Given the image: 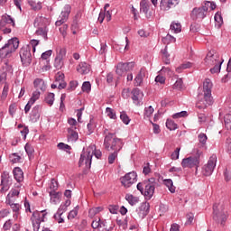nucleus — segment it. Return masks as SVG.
Listing matches in <instances>:
<instances>
[{
	"instance_id": "obj_1",
	"label": "nucleus",
	"mask_w": 231,
	"mask_h": 231,
	"mask_svg": "<svg viewBox=\"0 0 231 231\" xmlns=\"http://www.w3.org/2000/svg\"><path fill=\"white\" fill-rule=\"evenodd\" d=\"M204 95L199 96V101L196 105L198 109H206L208 106H212L214 101L212 99V81L206 79L203 83Z\"/></svg>"
},
{
	"instance_id": "obj_2",
	"label": "nucleus",
	"mask_w": 231,
	"mask_h": 231,
	"mask_svg": "<svg viewBox=\"0 0 231 231\" xmlns=\"http://www.w3.org/2000/svg\"><path fill=\"white\" fill-rule=\"evenodd\" d=\"M104 147L106 151H114V152H120L124 147V141L116 137L115 134L108 133L105 136Z\"/></svg>"
},
{
	"instance_id": "obj_3",
	"label": "nucleus",
	"mask_w": 231,
	"mask_h": 231,
	"mask_svg": "<svg viewBox=\"0 0 231 231\" xmlns=\"http://www.w3.org/2000/svg\"><path fill=\"white\" fill-rule=\"evenodd\" d=\"M156 179L151 178L147 180H143V182H139L137 184V190H140L141 194L144 196L145 199H152V196H154V190L156 189Z\"/></svg>"
},
{
	"instance_id": "obj_4",
	"label": "nucleus",
	"mask_w": 231,
	"mask_h": 231,
	"mask_svg": "<svg viewBox=\"0 0 231 231\" xmlns=\"http://www.w3.org/2000/svg\"><path fill=\"white\" fill-rule=\"evenodd\" d=\"M193 154H194L193 156H189L182 160L181 166L184 169H187V168L192 169L193 167H196V170L198 171V167H199L201 156H203V151L199 150V148H194Z\"/></svg>"
},
{
	"instance_id": "obj_5",
	"label": "nucleus",
	"mask_w": 231,
	"mask_h": 231,
	"mask_svg": "<svg viewBox=\"0 0 231 231\" xmlns=\"http://www.w3.org/2000/svg\"><path fill=\"white\" fill-rule=\"evenodd\" d=\"M19 48V39L13 38L0 49V59H10L12 53Z\"/></svg>"
},
{
	"instance_id": "obj_6",
	"label": "nucleus",
	"mask_w": 231,
	"mask_h": 231,
	"mask_svg": "<svg viewBox=\"0 0 231 231\" xmlns=\"http://www.w3.org/2000/svg\"><path fill=\"white\" fill-rule=\"evenodd\" d=\"M93 151H95V144L89 145L86 150L82 152L79 162V167H82V165H86L87 169H91Z\"/></svg>"
},
{
	"instance_id": "obj_7",
	"label": "nucleus",
	"mask_w": 231,
	"mask_h": 231,
	"mask_svg": "<svg viewBox=\"0 0 231 231\" xmlns=\"http://www.w3.org/2000/svg\"><path fill=\"white\" fill-rule=\"evenodd\" d=\"M217 163V155L212 154L208 162L202 167L203 176H212V172L216 169V164Z\"/></svg>"
},
{
	"instance_id": "obj_8",
	"label": "nucleus",
	"mask_w": 231,
	"mask_h": 231,
	"mask_svg": "<svg viewBox=\"0 0 231 231\" xmlns=\"http://www.w3.org/2000/svg\"><path fill=\"white\" fill-rule=\"evenodd\" d=\"M20 58L23 66H30L32 64V47L25 45L20 50Z\"/></svg>"
},
{
	"instance_id": "obj_9",
	"label": "nucleus",
	"mask_w": 231,
	"mask_h": 231,
	"mask_svg": "<svg viewBox=\"0 0 231 231\" xmlns=\"http://www.w3.org/2000/svg\"><path fill=\"white\" fill-rule=\"evenodd\" d=\"M207 12H208V3H205L202 7H196L191 12V18L194 21H203L207 17Z\"/></svg>"
},
{
	"instance_id": "obj_10",
	"label": "nucleus",
	"mask_w": 231,
	"mask_h": 231,
	"mask_svg": "<svg viewBox=\"0 0 231 231\" xmlns=\"http://www.w3.org/2000/svg\"><path fill=\"white\" fill-rule=\"evenodd\" d=\"M204 62L206 66H214L215 64H223L224 60L216 51H210L208 52Z\"/></svg>"
},
{
	"instance_id": "obj_11",
	"label": "nucleus",
	"mask_w": 231,
	"mask_h": 231,
	"mask_svg": "<svg viewBox=\"0 0 231 231\" xmlns=\"http://www.w3.org/2000/svg\"><path fill=\"white\" fill-rule=\"evenodd\" d=\"M44 217H46V214L44 213V211H34L32 213L31 221L32 223L34 231H39V228H41V223L44 221Z\"/></svg>"
},
{
	"instance_id": "obj_12",
	"label": "nucleus",
	"mask_w": 231,
	"mask_h": 231,
	"mask_svg": "<svg viewBox=\"0 0 231 231\" xmlns=\"http://www.w3.org/2000/svg\"><path fill=\"white\" fill-rule=\"evenodd\" d=\"M136 172L131 171L126 173L124 177H121L120 180L122 185L125 187V189H129L131 185H134V183H136L137 179Z\"/></svg>"
},
{
	"instance_id": "obj_13",
	"label": "nucleus",
	"mask_w": 231,
	"mask_h": 231,
	"mask_svg": "<svg viewBox=\"0 0 231 231\" xmlns=\"http://www.w3.org/2000/svg\"><path fill=\"white\" fill-rule=\"evenodd\" d=\"M134 69V62H120L116 66V75H119V77H122L124 73H127V71H133Z\"/></svg>"
},
{
	"instance_id": "obj_14",
	"label": "nucleus",
	"mask_w": 231,
	"mask_h": 231,
	"mask_svg": "<svg viewBox=\"0 0 231 231\" xmlns=\"http://www.w3.org/2000/svg\"><path fill=\"white\" fill-rule=\"evenodd\" d=\"M69 14H71V5H66L59 16L58 21H56L55 25L62 26V24L68 21Z\"/></svg>"
},
{
	"instance_id": "obj_15",
	"label": "nucleus",
	"mask_w": 231,
	"mask_h": 231,
	"mask_svg": "<svg viewBox=\"0 0 231 231\" xmlns=\"http://www.w3.org/2000/svg\"><path fill=\"white\" fill-rule=\"evenodd\" d=\"M39 98H41V92L39 90L32 92V96L31 97V98L29 99L28 103L24 107L25 114L30 113V110L32 109V106H33L35 102L39 100Z\"/></svg>"
},
{
	"instance_id": "obj_16",
	"label": "nucleus",
	"mask_w": 231,
	"mask_h": 231,
	"mask_svg": "<svg viewBox=\"0 0 231 231\" xmlns=\"http://www.w3.org/2000/svg\"><path fill=\"white\" fill-rule=\"evenodd\" d=\"M140 10L143 14H145L146 17H151L152 15V11H151V6L152 5L151 4V0H142L140 3Z\"/></svg>"
},
{
	"instance_id": "obj_17",
	"label": "nucleus",
	"mask_w": 231,
	"mask_h": 231,
	"mask_svg": "<svg viewBox=\"0 0 231 231\" xmlns=\"http://www.w3.org/2000/svg\"><path fill=\"white\" fill-rule=\"evenodd\" d=\"M213 219H215V221L221 223V225L225 224V221H226V216L225 215V213H219L217 211V204L213 205Z\"/></svg>"
},
{
	"instance_id": "obj_18",
	"label": "nucleus",
	"mask_w": 231,
	"mask_h": 231,
	"mask_svg": "<svg viewBox=\"0 0 231 231\" xmlns=\"http://www.w3.org/2000/svg\"><path fill=\"white\" fill-rule=\"evenodd\" d=\"M180 4V0H162L160 4L161 10H171L173 6Z\"/></svg>"
},
{
	"instance_id": "obj_19",
	"label": "nucleus",
	"mask_w": 231,
	"mask_h": 231,
	"mask_svg": "<svg viewBox=\"0 0 231 231\" xmlns=\"http://www.w3.org/2000/svg\"><path fill=\"white\" fill-rule=\"evenodd\" d=\"M151 208V205L149 202H143L137 209V214L141 219H143L149 214V210Z\"/></svg>"
},
{
	"instance_id": "obj_20",
	"label": "nucleus",
	"mask_w": 231,
	"mask_h": 231,
	"mask_svg": "<svg viewBox=\"0 0 231 231\" xmlns=\"http://www.w3.org/2000/svg\"><path fill=\"white\" fill-rule=\"evenodd\" d=\"M15 26V22L11 15H3L0 20V29L6 28L8 26Z\"/></svg>"
},
{
	"instance_id": "obj_21",
	"label": "nucleus",
	"mask_w": 231,
	"mask_h": 231,
	"mask_svg": "<svg viewBox=\"0 0 231 231\" xmlns=\"http://www.w3.org/2000/svg\"><path fill=\"white\" fill-rule=\"evenodd\" d=\"M132 99L135 106H140V104H142V100H143V92L140 91L138 88L133 89Z\"/></svg>"
},
{
	"instance_id": "obj_22",
	"label": "nucleus",
	"mask_w": 231,
	"mask_h": 231,
	"mask_svg": "<svg viewBox=\"0 0 231 231\" xmlns=\"http://www.w3.org/2000/svg\"><path fill=\"white\" fill-rule=\"evenodd\" d=\"M55 82L58 83V89H64L68 84L64 81V73L58 72L55 76Z\"/></svg>"
},
{
	"instance_id": "obj_23",
	"label": "nucleus",
	"mask_w": 231,
	"mask_h": 231,
	"mask_svg": "<svg viewBox=\"0 0 231 231\" xmlns=\"http://www.w3.org/2000/svg\"><path fill=\"white\" fill-rule=\"evenodd\" d=\"M68 210V208L66 206H63L62 204L58 208L57 213L54 215V219L58 223H64V218L62 217V214Z\"/></svg>"
},
{
	"instance_id": "obj_24",
	"label": "nucleus",
	"mask_w": 231,
	"mask_h": 231,
	"mask_svg": "<svg viewBox=\"0 0 231 231\" xmlns=\"http://www.w3.org/2000/svg\"><path fill=\"white\" fill-rule=\"evenodd\" d=\"M147 75V70L145 69H141L139 73L134 79L135 86H142L145 76Z\"/></svg>"
},
{
	"instance_id": "obj_25",
	"label": "nucleus",
	"mask_w": 231,
	"mask_h": 231,
	"mask_svg": "<svg viewBox=\"0 0 231 231\" xmlns=\"http://www.w3.org/2000/svg\"><path fill=\"white\" fill-rule=\"evenodd\" d=\"M77 71L81 75H88L91 71V66L86 62H81L77 68Z\"/></svg>"
},
{
	"instance_id": "obj_26",
	"label": "nucleus",
	"mask_w": 231,
	"mask_h": 231,
	"mask_svg": "<svg viewBox=\"0 0 231 231\" xmlns=\"http://www.w3.org/2000/svg\"><path fill=\"white\" fill-rule=\"evenodd\" d=\"M13 174H14V180H16L18 183L24 181V173L23 172V170L21 168L19 167L14 168L13 171Z\"/></svg>"
},
{
	"instance_id": "obj_27",
	"label": "nucleus",
	"mask_w": 231,
	"mask_h": 231,
	"mask_svg": "<svg viewBox=\"0 0 231 231\" xmlns=\"http://www.w3.org/2000/svg\"><path fill=\"white\" fill-rule=\"evenodd\" d=\"M199 143L198 144L197 147H195V149H199V151H201V149H207V140L208 139L207 137V134H199Z\"/></svg>"
},
{
	"instance_id": "obj_28",
	"label": "nucleus",
	"mask_w": 231,
	"mask_h": 231,
	"mask_svg": "<svg viewBox=\"0 0 231 231\" xmlns=\"http://www.w3.org/2000/svg\"><path fill=\"white\" fill-rule=\"evenodd\" d=\"M39 118H41V113L39 112V106H36L32 109L30 120L31 122L35 123Z\"/></svg>"
},
{
	"instance_id": "obj_29",
	"label": "nucleus",
	"mask_w": 231,
	"mask_h": 231,
	"mask_svg": "<svg viewBox=\"0 0 231 231\" xmlns=\"http://www.w3.org/2000/svg\"><path fill=\"white\" fill-rule=\"evenodd\" d=\"M76 128L70 127L68 129V140L69 142H77L79 140V133L75 131Z\"/></svg>"
},
{
	"instance_id": "obj_30",
	"label": "nucleus",
	"mask_w": 231,
	"mask_h": 231,
	"mask_svg": "<svg viewBox=\"0 0 231 231\" xmlns=\"http://www.w3.org/2000/svg\"><path fill=\"white\" fill-rule=\"evenodd\" d=\"M33 84H34V88H36L37 91H39V89L41 91H46V83H44L43 79H36L34 80Z\"/></svg>"
},
{
	"instance_id": "obj_31",
	"label": "nucleus",
	"mask_w": 231,
	"mask_h": 231,
	"mask_svg": "<svg viewBox=\"0 0 231 231\" xmlns=\"http://www.w3.org/2000/svg\"><path fill=\"white\" fill-rule=\"evenodd\" d=\"M163 185L167 187L168 190H170L171 194H174V192H176V187L174 186V182H172V180L171 179L163 180Z\"/></svg>"
},
{
	"instance_id": "obj_32",
	"label": "nucleus",
	"mask_w": 231,
	"mask_h": 231,
	"mask_svg": "<svg viewBox=\"0 0 231 231\" xmlns=\"http://www.w3.org/2000/svg\"><path fill=\"white\" fill-rule=\"evenodd\" d=\"M28 5L34 12H39V10H42V3L41 2L36 3L33 0H28Z\"/></svg>"
},
{
	"instance_id": "obj_33",
	"label": "nucleus",
	"mask_w": 231,
	"mask_h": 231,
	"mask_svg": "<svg viewBox=\"0 0 231 231\" xmlns=\"http://www.w3.org/2000/svg\"><path fill=\"white\" fill-rule=\"evenodd\" d=\"M35 35H41V37L44 38V41H48V27H40L36 30Z\"/></svg>"
},
{
	"instance_id": "obj_34",
	"label": "nucleus",
	"mask_w": 231,
	"mask_h": 231,
	"mask_svg": "<svg viewBox=\"0 0 231 231\" xmlns=\"http://www.w3.org/2000/svg\"><path fill=\"white\" fill-rule=\"evenodd\" d=\"M7 177H8V173L4 172V174L2 175V183H1L2 189H1V192H5L6 190H8V189H10V187H8L6 185L7 181H8L6 180Z\"/></svg>"
},
{
	"instance_id": "obj_35",
	"label": "nucleus",
	"mask_w": 231,
	"mask_h": 231,
	"mask_svg": "<svg viewBox=\"0 0 231 231\" xmlns=\"http://www.w3.org/2000/svg\"><path fill=\"white\" fill-rule=\"evenodd\" d=\"M19 189H21V185L16 184L15 189H11V191L7 195L8 199H10V198H15V196H19V194L21 192V190Z\"/></svg>"
},
{
	"instance_id": "obj_36",
	"label": "nucleus",
	"mask_w": 231,
	"mask_h": 231,
	"mask_svg": "<svg viewBox=\"0 0 231 231\" xmlns=\"http://www.w3.org/2000/svg\"><path fill=\"white\" fill-rule=\"evenodd\" d=\"M125 199L126 201H128L129 205H132V207L136 205V203L140 201V199H138V197H134L131 194H127L125 196Z\"/></svg>"
},
{
	"instance_id": "obj_37",
	"label": "nucleus",
	"mask_w": 231,
	"mask_h": 231,
	"mask_svg": "<svg viewBox=\"0 0 231 231\" xmlns=\"http://www.w3.org/2000/svg\"><path fill=\"white\" fill-rule=\"evenodd\" d=\"M104 210L103 207H97V208H92L88 210V216L89 217H95L97 214H100Z\"/></svg>"
},
{
	"instance_id": "obj_38",
	"label": "nucleus",
	"mask_w": 231,
	"mask_h": 231,
	"mask_svg": "<svg viewBox=\"0 0 231 231\" xmlns=\"http://www.w3.org/2000/svg\"><path fill=\"white\" fill-rule=\"evenodd\" d=\"M91 226L94 228V230H96V228H102V226H106V223L102 222L100 218H96L92 221Z\"/></svg>"
},
{
	"instance_id": "obj_39",
	"label": "nucleus",
	"mask_w": 231,
	"mask_h": 231,
	"mask_svg": "<svg viewBox=\"0 0 231 231\" xmlns=\"http://www.w3.org/2000/svg\"><path fill=\"white\" fill-rule=\"evenodd\" d=\"M58 149H60V151H66V152H68V154H71V146H69V144H66L64 143H60L57 144Z\"/></svg>"
},
{
	"instance_id": "obj_40",
	"label": "nucleus",
	"mask_w": 231,
	"mask_h": 231,
	"mask_svg": "<svg viewBox=\"0 0 231 231\" xmlns=\"http://www.w3.org/2000/svg\"><path fill=\"white\" fill-rule=\"evenodd\" d=\"M50 197H51V202L54 203V205H57L60 199V195L59 192L57 191H51L50 192Z\"/></svg>"
},
{
	"instance_id": "obj_41",
	"label": "nucleus",
	"mask_w": 231,
	"mask_h": 231,
	"mask_svg": "<svg viewBox=\"0 0 231 231\" xmlns=\"http://www.w3.org/2000/svg\"><path fill=\"white\" fill-rule=\"evenodd\" d=\"M162 60L166 64H171V55L169 54V52L167 51V46L162 50Z\"/></svg>"
},
{
	"instance_id": "obj_42",
	"label": "nucleus",
	"mask_w": 231,
	"mask_h": 231,
	"mask_svg": "<svg viewBox=\"0 0 231 231\" xmlns=\"http://www.w3.org/2000/svg\"><path fill=\"white\" fill-rule=\"evenodd\" d=\"M10 89V85L8 83H5L2 95H1V100H6V97H8V90Z\"/></svg>"
},
{
	"instance_id": "obj_43",
	"label": "nucleus",
	"mask_w": 231,
	"mask_h": 231,
	"mask_svg": "<svg viewBox=\"0 0 231 231\" xmlns=\"http://www.w3.org/2000/svg\"><path fill=\"white\" fill-rule=\"evenodd\" d=\"M166 127L170 131H176V129H178V125L176 123H174V121L168 119L166 121Z\"/></svg>"
},
{
	"instance_id": "obj_44",
	"label": "nucleus",
	"mask_w": 231,
	"mask_h": 231,
	"mask_svg": "<svg viewBox=\"0 0 231 231\" xmlns=\"http://www.w3.org/2000/svg\"><path fill=\"white\" fill-rule=\"evenodd\" d=\"M215 23L217 28L223 25V16H221V13H217L215 14Z\"/></svg>"
},
{
	"instance_id": "obj_45",
	"label": "nucleus",
	"mask_w": 231,
	"mask_h": 231,
	"mask_svg": "<svg viewBox=\"0 0 231 231\" xmlns=\"http://www.w3.org/2000/svg\"><path fill=\"white\" fill-rule=\"evenodd\" d=\"M171 30L174 33H180V32H181V23H172L171 24Z\"/></svg>"
},
{
	"instance_id": "obj_46",
	"label": "nucleus",
	"mask_w": 231,
	"mask_h": 231,
	"mask_svg": "<svg viewBox=\"0 0 231 231\" xmlns=\"http://www.w3.org/2000/svg\"><path fill=\"white\" fill-rule=\"evenodd\" d=\"M45 102L49 106H53V102H55V94L49 93L47 97H45Z\"/></svg>"
},
{
	"instance_id": "obj_47",
	"label": "nucleus",
	"mask_w": 231,
	"mask_h": 231,
	"mask_svg": "<svg viewBox=\"0 0 231 231\" xmlns=\"http://www.w3.org/2000/svg\"><path fill=\"white\" fill-rule=\"evenodd\" d=\"M9 160L12 163H21L22 158L17 153H12L9 156Z\"/></svg>"
},
{
	"instance_id": "obj_48",
	"label": "nucleus",
	"mask_w": 231,
	"mask_h": 231,
	"mask_svg": "<svg viewBox=\"0 0 231 231\" xmlns=\"http://www.w3.org/2000/svg\"><path fill=\"white\" fill-rule=\"evenodd\" d=\"M152 113H154V108L152 106L144 108L143 115L145 118H151V116H152Z\"/></svg>"
},
{
	"instance_id": "obj_49",
	"label": "nucleus",
	"mask_w": 231,
	"mask_h": 231,
	"mask_svg": "<svg viewBox=\"0 0 231 231\" xmlns=\"http://www.w3.org/2000/svg\"><path fill=\"white\" fill-rule=\"evenodd\" d=\"M189 68H192V63L189 61L181 64L180 67L176 69V71L177 73H181V69H189Z\"/></svg>"
},
{
	"instance_id": "obj_50",
	"label": "nucleus",
	"mask_w": 231,
	"mask_h": 231,
	"mask_svg": "<svg viewBox=\"0 0 231 231\" xmlns=\"http://www.w3.org/2000/svg\"><path fill=\"white\" fill-rule=\"evenodd\" d=\"M62 66H64V60L60 58H55L54 67L56 68V69H61Z\"/></svg>"
},
{
	"instance_id": "obj_51",
	"label": "nucleus",
	"mask_w": 231,
	"mask_h": 231,
	"mask_svg": "<svg viewBox=\"0 0 231 231\" xmlns=\"http://www.w3.org/2000/svg\"><path fill=\"white\" fill-rule=\"evenodd\" d=\"M107 8H109V4L105 5L103 13L105 14L107 23H109V21H111V11L107 10Z\"/></svg>"
},
{
	"instance_id": "obj_52",
	"label": "nucleus",
	"mask_w": 231,
	"mask_h": 231,
	"mask_svg": "<svg viewBox=\"0 0 231 231\" xmlns=\"http://www.w3.org/2000/svg\"><path fill=\"white\" fill-rule=\"evenodd\" d=\"M118 158V152H114L108 155V163L113 165L115 163V160Z\"/></svg>"
},
{
	"instance_id": "obj_53",
	"label": "nucleus",
	"mask_w": 231,
	"mask_h": 231,
	"mask_svg": "<svg viewBox=\"0 0 231 231\" xmlns=\"http://www.w3.org/2000/svg\"><path fill=\"white\" fill-rule=\"evenodd\" d=\"M78 215H79V207H76L74 209H72L69 213L68 219H69V220L75 219V217H77Z\"/></svg>"
},
{
	"instance_id": "obj_54",
	"label": "nucleus",
	"mask_w": 231,
	"mask_h": 231,
	"mask_svg": "<svg viewBox=\"0 0 231 231\" xmlns=\"http://www.w3.org/2000/svg\"><path fill=\"white\" fill-rule=\"evenodd\" d=\"M120 118H121L122 122H124L125 124V125H129L131 119H129V116H127V114H125V112L121 113Z\"/></svg>"
},
{
	"instance_id": "obj_55",
	"label": "nucleus",
	"mask_w": 231,
	"mask_h": 231,
	"mask_svg": "<svg viewBox=\"0 0 231 231\" xmlns=\"http://www.w3.org/2000/svg\"><path fill=\"white\" fill-rule=\"evenodd\" d=\"M224 121H225V125L226 129H231V115L230 114H227L225 116Z\"/></svg>"
},
{
	"instance_id": "obj_56",
	"label": "nucleus",
	"mask_w": 231,
	"mask_h": 231,
	"mask_svg": "<svg viewBox=\"0 0 231 231\" xmlns=\"http://www.w3.org/2000/svg\"><path fill=\"white\" fill-rule=\"evenodd\" d=\"M106 111L109 118H111L112 120H116V114L113 111L111 107H106Z\"/></svg>"
},
{
	"instance_id": "obj_57",
	"label": "nucleus",
	"mask_w": 231,
	"mask_h": 231,
	"mask_svg": "<svg viewBox=\"0 0 231 231\" xmlns=\"http://www.w3.org/2000/svg\"><path fill=\"white\" fill-rule=\"evenodd\" d=\"M173 89H183V79H177L173 85Z\"/></svg>"
},
{
	"instance_id": "obj_58",
	"label": "nucleus",
	"mask_w": 231,
	"mask_h": 231,
	"mask_svg": "<svg viewBox=\"0 0 231 231\" xmlns=\"http://www.w3.org/2000/svg\"><path fill=\"white\" fill-rule=\"evenodd\" d=\"M82 91L89 93L91 91V83L89 81H85L82 85Z\"/></svg>"
},
{
	"instance_id": "obj_59",
	"label": "nucleus",
	"mask_w": 231,
	"mask_h": 231,
	"mask_svg": "<svg viewBox=\"0 0 231 231\" xmlns=\"http://www.w3.org/2000/svg\"><path fill=\"white\" fill-rule=\"evenodd\" d=\"M162 42L164 44H167L169 42H176V38H174L171 35H167L166 37L162 38Z\"/></svg>"
},
{
	"instance_id": "obj_60",
	"label": "nucleus",
	"mask_w": 231,
	"mask_h": 231,
	"mask_svg": "<svg viewBox=\"0 0 231 231\" xmlns=\"http://www.w3.org/2000/svg\"><path fill=\"white\" fill-rule=\"evenodd\" d=\"M77 86H79L78 81H70L68 87V91H75V89H77Z\"/></svg>"
},
{
	"instance_id": "obj_61",
	"label": "nucleus",
	"mask_w": 231,
	"mask_h": 231,
	"mask_svg": "<svg viewBox=\"0 0 231 231\" xmlns=\"http://www.w3.org/2000/svg\"><path fill=\"white\" fill-rule=\"evenodd\" d=\"M180 151H181V148L175 149V151L171 155V160H178L180 158Z\"/></svg>"
},
{
	"instance_id": "obj_62",
	"label": "nucleus",
	"mask_w": 231,
	"mask_h": 231,
	"mask_svg": "<svg viewBox=\"0 0 231 231\" xmlns=\"http://www.w3.org/2000/svg\"><path fill=\"white\" fill-rule=\"evenodd\" d=\"M188 113L187 111H181V112H179V113H176L172 116V118H183L185 116H187Z\"/></svg>"
},
{
	"instance_id": "obj_63",
	"label": "nucleus",
	"mask_w": 231,
	"mask_h": 231,
	"mask_svg": "<svg viewBox=\"0 0 231 231\" xmlns=\"http://www.w3.org/2000/svg\"><path fill=\"white\" fill-rule=\"evenodd\" d=\"M65 57H66V49H64V48L60 49L56 58L64 60Z\"/></svg>"
},
{
	"instance_id": "obj_64",
	"label": "nucleus",
	"mask_w": 231,
	"mask_h": 231,
	"mask_svg": "<svg viewBox=\"0 0 231 231\" xmlns=\"http://www.w3.org/2000/svg\"><path fill=\"white\" fill-rule=\"evenodd\" d=\"M214 68L210 69L211 73H219L221 71V64L213 65Z\"/></svg>"
}]
</instances>
